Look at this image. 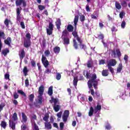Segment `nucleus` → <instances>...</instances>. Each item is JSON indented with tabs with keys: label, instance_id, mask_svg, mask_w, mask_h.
Returning <instances> with one entry per match:
<instances>
[{
	"label": "nucleus",
	"instance_id": "0eeeda50",
	"mask_svg": "<svg viewBox=\"0 0 130 130\" xmlns=\"http://www.w3.org/2000/svg\"><path fill=\"white\" fill-rule=\"evenodd\" d=\"M16 7H19L23 4V7H26L27 3L25 0H16L15 2Z\"/></svg>",
	"mask_w": 130,
	"mask_h": 130
},
{
	"label": "nucleus",
	"instance_id": "e433bc0d",
	"mask_svg": "<svg viewBox=\"0 0 130 130\" xmlns=\"http://www.w3.org/2000/svg\"><path fill=\"white\" fill-rule=\"evenodd\" d=\"M1 126L2 127H3L4 129L7 127V123L5 121H3L1 122Z\"/></svg>",
	"mask_w": 130,
	"mask_h": 130
},
{
	"label": "nucleus",
	"instance_id": "412c9836",
	"mask_svg": "<svg viewBox=\"0 0 130 130\" xmlns=\"http://www.w3.org/2000/svg\"><path fill=\"white\" fill-rule=\"evenodd\" d=\"M87 66L89 68H92V67H93V60H92V59L88 60Z\"/></svg>",
	"mask_w": 130,
	"mask_h": 130
},
{
	"label": "nucleus",
	"instance_id": "4be33fe9",
	"mask_svg": "<svg viewBox=\"0 0 130 130\" xmlns=\"http://www.w3.org/2000/svg\"><path fill=\"white\" fill-rule=\"evenodd\" d=\"M45 128H47V129H51L52 127V126H51V124L49 122L45 123Z\"/></svg>",
	"mask_w": 130,
	"mask_h": 130
},
{
	"label": "nucleus",
	"instance_id": "603ef678",
	"mask_svg": "<svg viewBox=\"0 0 130 130\" xmlns=\"http://www.w3.org/2000/svg\"><path fill=\"white\" fill-rule=\"evenodd\" d=\"M124 15H125V13L123 11L121 12L119 14L120 18L121 19H122V18H123V16H124Z\"/></svg>",
	"mask_w": 130,
	"mask_h": 130
},
{
	"label": "nucleus",
	"instance_id": "680f3d73",
	"mask_svg": "<svg viewBox=\"0 0 130 130\" xmlns=\"http://www.w3.org/2000/svg\"><path fill=\"white\" fill-rule=\"evenodd\" d=\"M5 78L6 79V80H10V74H6L5 75Z\"/></svg>",
	"mask_w": 130,
	"mask_h": 130
},
{
	"label": "nucleus",
	"instance_id": "e2e57ef3",
	"mask_svg": "<svg viewBox=\"0 0 130 130\" xmlns=\"http://www.w3.org/2000/svg\"><path fill=\"white\" fill-rule=\"evenodd\" d=\"M98 38H99V39H104V35L103 34L99 35Z\"/></svg>",
	"mask_w": 130,
	"mask_h": 130
},
{
	"label": "nucleus",
	"instance_id": "f03ea898",
	"mask_svg": "<svg viewBox=\"0 0 130 130\" xmlns=\"http://www.w3.org/2000/svg\"><path fill=\"white\" fill-rule=\"evenodd\" d=\"M18 120V114L17 113H14L12 117V120H9V126L13 130L16 129V123L15 121Z\"/></svg>",
	"mask_w": 130,
	"mask_h": 130
},
{
	"label": "nucleus",
	"instance_id": "cd10ccee",
	"mask_svg": "<svg viewBox=\"0 0 130 130\" xmlns=\"http://www.w3.org/2000/svg\"><path fill=\"white\" fill-rule=\"evenodd\" d=\"M78 84V77H74L73 80V85L75 87H77Z\"/></svg>",
	"mask_w": 130,
	"mask_h": 130
},
{
	"label": "nucleus",
	"instance_id": "4c0bfd02",
	"mask_svg": "<svg viewBox=\"0 0 130 130\" xmlns=\"http://www.w3.org/2000/svg\"><path fill=\"white\" fill-rule=\"evenodd\" d=\"M48 118H49V115L46 114L45 116L43 118V120H44V121L47 122V121H48Z\"/></svg>",
	"mask_w": 130,
	"mask_h": 130
},
{
	"label": "nucleus",
	"instance_id": "de8ad7c7",
	"mask_svg": "<svg viewBox=\"0 0 130 130\" xmlns=\"http://www.w3.org/2000/svg\"><path fill=\"white\" fill-rule=\"evenodd\" d=\"M45 56L48 57L49 56V55L50 54V51L49 50H47L44 52Z\"/></svg>",
	"mask_w": 130,
	"mask_h": 130
},
{
	"label": "nucleus",
	"instance_id": "39448f33",
	"mask_svg": "<svg viewBox=\"0 0 130 130\" xmlns=\"http://www.w3.org/2000/svg\"><path fill=\"white\" fill-rule=\"evenodd\" d=\"M54 27V25H53L52 22H49L48 28H47V34L48 35H51L52 34Z\"/></svg>",
	"mask_w": 130,
	"mask_h": 130
},
{
	"label": "nucleus",
	"instance_id": "9d476101",
	"mask_svg": "<svg viewBox=\"0 0 130 130\" xmlns=\"http://www.w3.org/2000/svg\"><path fill=\"white\" fill-rule=\"evenodd\" d=\"M21 11H22V8L21 7H17L16 8V14L17 20H20V14H21Z\"/></svg>",
	"mask_w": 130,
	"mask_h": 130
},
{
	"label": "nucleus",
	"instance_id": "423d86ee",
	"mask_svg": "<svg viewBox=\"0 0 130 130\" xmlns=\"http://www.w3.org/2000/svg\"><path fill=\"white\" fill-rule=\"evenodd\" d=\"M42 62L43 64H44L45 68H47V67L49 66V62L48 61V60H47V58H46V57H45V56L43 55L42 57Z\"/></svg>",
	"mask_w": 130,
	"mask_h": 130
},
{
	"label": "nucleus",
	"instance_id": "4d7b16f0",
	"mask_svg": "<svg viewBox=\"0 0 130 130\" xmlns=\"http://www.w3.org/2000/svg\"><path fill=\"white\" fill-rule=\"evenodd\" d=\"M125 25H126V23H125V21H123L121 23V28H122L123 29H124V27H125Z\"/></svg>",
	"mask_w": 130,
	"mask_h": 130
},
{
	"label": "nucleus",
	"instance_id": "8fccbe9b",
	"mask_svg": "<svg viewBox=\"0 0 130 130\" xmlns=\"http://www.w3.org/2000/svg\"><path fill=\"white\" fill-rule=\"evenodd\" d=\"M25 37L27 38V40H30V39H31V35H30V33L28 32L26 34Z\"/></svg>",
	"mask_w": 130,
	"mask_h": 130
},
{
	"label": "nucleus",
	"instance_id": "bb28decb",
	"mask_svg": "<svg viewBox=\"0 0 130 130\" xmlns=\"http://www.w3.org/2000/svg\"><path fill=\"white\" fill-rule=\"evenodd\" d=\"M94 113V108L93 107H91L89 109V111L88 113L89 116H92L93 115V113Z\"/></svg>",
	"mask_w": 130,
	"mask_h": 130
},
{
	"label": "nucleus",
	"instance_id": "f257e3e1",
	"mask_svg": "<svg viewBox=\"0 0 130 130\" xmlns=\"http://www.w3.org/2000/svg\"><path fill=\"white\" fill-rule=\"evenodd\" d=\"M83 75L85 77H86L87 79L90 78L87 82L88 88H91L93 86L94 89L97 90V89H98L97 86L98 85V82H99V79H97V76L95 74H92L91 76H90V73H88V72L86 71L83 72ZM93 83V84H92Z\"/></svg>",
	"mask_w": 130,
	"mask_h": 130
},
{
	"label": "nucleus",
	"instance_id": "7ed1b4c3",
	"mask_svg": "<svg viewBox=\"0 0 130 130\" xmlns=\"http://www.w3.org/2000/svg\"><path fill=\"white\" fill-rule=\"evenodd\" d=\"M78 43H79L78 44V42H77V41L75 39H73V46L74 47H75V49H83L86 47V46L83 44V40L81 39L80 41H77Z\"/></svg>",
	"mask_w": 130,
	"mask_h": 130
},
{
	"label": "nucleus",
	"instance_id": "5fc2aeb1",
	"mask_svg": "<svg viewBox=\"0 0 130 130\" xmlns=\"http://www.w3.org/2000/svg\"><path fill=\"white\" fill-rule=\"evenodd\" d=\"M58 118H61V115H62V112L60 111L56 114Z\"/></svg>",
	"mask_w": 130,
	"mask_h": 130
},
{
	"label": "nucleus",
	"instance_id": "3c124183",
	"mask_svg": "<svg viewBox=\"0 0 130 130\" xmlns=\"http://www.w3.org/2000/svg\"><path fill=\"white\" fill-rule=\"evenodd\" d=\"M68 34H69V32L68 31V30H67V29H65L62 31L63 36H67Z\"/></svg>",
	"mask_w": 130,
	"mask_h": 130
},
{
	"label": "nucleus",
	"instance_id": "49530a36",
	"mask_svg": "<svg viewBox=\"0 0 130 130\" xmlns=\"http://www.w3.org/2000/svg\"><path fill=\"white\" fill-rule=\"evenodd\" d=\"M121 5L123 7V8H126V7H127V4L126 3V2H125V1H123L121 3Z\"/></svg>",
	"mask_w": 130,
	"mask_h": 130
},
{
	"label": "nucleus",
	"instance_id": "6e6d98bb",
	"mask_svg": "<svg viewBox=\"0 0 130 130\" xmlns=\"http://www.w3.org/2000/svg\"><path fill=\"white\" fill-rule=\"evenodd\" d=\"M81 22H84L85 21V16L82 15L80 17Z\"/></svg>",
	"mask_w": 130,
	"mask_h": 130
},
{
	"label": "nucleus",
	"instance_id": "2f4dec72",
	"mask_svg": "<svg viewBox=\"0 0 130 130\" xmlns=\"http://www.w3.org/2000/svg\"><path fill=\"white\" fill-rule=\"evenodd\" d=\"M115 7L117 10H120V9H121V5L117 1L115 2Z\"/></svg>",
	"mask_w": 130,
	"mask_h": 130
},
{
	"label": "nucleus",
	"instance_id": "5701e85b",
	"mask_svg": "<svg viewBox=\"0 0 130 130\" xmlns=\"http://www.w3.org/2000/svg\"><path fill=\"white\" fill-rule=\"evenodd\" d=\"M67 30L68 32H73V31H74V26L71 24L68 25Z\"/></svg>",
	"mask_w": 130,
	"mask_h": 130
},
{
	"label": "nucleus",
	"instance_id": "f704fd0d",
	"mask_svg": "<svg viewBox=\"0 0 130 130\" xmlns=\"http://www.w3.org/2000/svg\"><path fill=\"white\" fill-rule=\"evenodd\" d=\"M92 88V87H91ZM91 88H89V89H90V91H89V93L90 92L91 95H92L93 97V98H95V92L94 91V89H92Z\"/></svg>",
	"mask_w": 130,
	"mask_h": 130
},
{
	"label": "nucleus",
	"instance_id": "393cba45",
	"mask_svg": "<svg viewBox=\"0 0 130 130\" xmlns=\"http://www.w3.org/2000/svg\"><path fill=\"white\" fill-rule=\"evenodd\" d=\"M54 52L57 54L59 53V51H60V48L59 47H55L53 49Z\"/></svg>",
	"mask_w": 130,
	"mask_h": 130
},
{
	"label": "nucleus",
	"instance_id": "a19ab883",
	"mask_svg": "<svg viewBox=\"0 0 130 130\" xmlns=\"http://www.w3.org/2000/svg\"><path fill=\"white\" fill-rule=\"evenodd\" d=\"M34 94H31L28 96V99L30 102H33V100L34 99Z\"/></svg>",
	"mask_w": 130,
	"mask_h": 130
},
{
	"label": "nucleus",
	"instance_id": "ddd939ff",
	"mask_svg": "<svg viewBox=\"0 0 130 130\" xmlns=\"http://www.w3.org/2000/svg\"><path fill=\"white\" fill-rule=\"evenodd\" d=\"M19 56L21 59H23L25 57V50L24 49L19 51Z\"/></svg>",
	"mask_w": 130,
	"mask_h": 130
},
{
	"label": "nucleus",
	"instance_id": "a211bd4d",
	"mask_svg": "<svg viewBox=\"0 0 130 130\" xmlns=\"http://www.w3.org/2000/svg\"><path fill=\"white\" fill-rule=\"evenodd\" d=\"M72 34L74 36V37H75V38H76V40L78 41H80V40H81L80 38L79 37V35H78V32L74 31L72 32Z\"/></svg>",
	"mask_w": 130,
	"mask_h": 130
},
{
	"label": "nucleus",
	"instance_id": "864d4df0",
	"mask_svg": "<svg viewBox=\"0 0 130 130\" xmlns=\"http://www.w3.org/2000/svg\"><path fill=\"white\" fill-rule=\"evenodd\" d=\"M108 68L109 69V71L111 72V73H112V74H113V73H114V70L113 69V68H112V67H111V66H107Z\"/></svg>",
	"mask_w": 130,
	"mask_h": 130
},
{
	"label": "nucleus",
	"instance_id": "2eb2a0df",
	"mask_svg": "<svg viewBox=\"0 0 130 130\" xmlns=\"http://www.w3.org/2000/svg\"><path fill=\"white\" fill-rule=\"evenodd\" d=\"M48 94L49 96H51L53 94V86H51L48 88Z\"/></svg>",
	"mask_w": 130,
	"mask_h": 130
},
{
	"label": "nucleus",
	"instance_id": "9b49d317",
	"mask_svg": "<svg viewBox=\"0 0 130 130\" xmlns=\"http://www.w3.org/2000/svg\"><path fill=\"white\" fill-rule=\"evenodd\" d=\"M44 92V86L43 85H41L39 88V90H38L39 96H42V95H43Z\"/></svg>",
	"mask_w": 130,
	"mask_h": 130
},
{
	"label": "nucleus",
	"instance_id": "774afa93",
	"mask_svg": "<svg viewBox=\"0 0 130 130\" xmlns=\"http://www.w3.org/2000/svg\"><path fill=\"white\" fill-rule=\"evenodd\" d=\"M52 101L53 102V103H54L55 105H56L57 103V101H58L56 99H52Z\"/></svg>",
	"mask_w": 130,
	"mask_h": 130
},
{
	"label": "nucleus",
	"instance_id": "f8f14e48",
	"mask_svg": "<svg viewBox=\"0 0 130 130\" xmlns=\"http://www.w3.org/2000/svg\"><path fill=\"white\" fill-rule=\"evenodd\" d=\"M23 45L24 47L28 48L31 45V41L29 40H25Z\"/></svg>",
	"mask_w": 130,
	"mask_h": 130
},
{
	"label": "nucleus",
	"instance_id": "a878e982",
	"mask_svg": "<svg viewBox=\"0 0 130 130\" xmlns=\"http://www.w3.org/2000/svg\"><path fill=\"white\" fill-rule=\"evenodd\" d=\"M10 52V51L9 50V49H5L2 50V54H3L5 56L8 54Z\"/></svg>",
	"mask_w": 130,
	"mask_h": 130
},
{
	"label": "nucleus",
	"instance_id": "aec40b11",
	"mask_svg": "<svg viewBox=\"0 0 130 130\" xmlns=\"http://www.w3.org/2000/svg\"><path fill=\"white\" fill-rule=\"evenodd\" d=\"M60 25H61V22H60V19H58L56 22V25L58 30L60 29Z\"/></svg>",
	"mask_w": 130,
	"mask_h": 130
},
{
	"label": "nucleus",
	"instance_id": "b1692460",
	"mask_svg": "<svg viewBox=\"0 0 130 130\" xmlns=\"http://www.w3.org/2000/svg\"><path fill=\"white\" fill-rule=\"evenodd\" d=\"M22 71L24 73L25 77H26V76H28V72H29V71L28 70V68H27V67H24Z\"/></svg>",
	"mask_w": 130,
	"mask_h": 130
},
{
	"label": "nucleus",
	"instance_id": "c756f323",
	"mask_svg": "<svg viewBox=\"0 0 130 130\" xmlns=\"http://www.w3.org/2000/svg\"><path fill=\"white\" fill-rule=\"evenodd\" d=\"M108 70H104L102 72V76H103L104 77H107V76H108Z\"/></svg>",
	"mask_w": 130,
	"mask_h": 130
},
{
	"label": "nucleus",
	"instance_id": "79ce46f5",
	"mask_svg": "<svg viewBox=\"0 0 130 130\" xmlns=\"http://www.w3.org/2000/svg\"><path fill=\"white\" fill-rule=\"evenodd\" d=\"M60 130H63V128L64 127V123L63 122H61L59 123Z\"/></svg>",
	"mask_w": 130,
	"mask_h": 130
},
{
	"label": "nucleus",
	"instance_id": "bf43d9fd",
	"mask_svg": "<svg viewBox=\"0 0 130 130\" xmlns=\"http://www.w3.org/2000/svg\"><path fill=\"white\" fill-rule=\"evenodd\" d=\"M5 105H6L5 104L3 103L1 104V105H0V111L1 110H3V109L4 108V107H5Z\"/></svg>",
	"mask_w": 130,
	"mask_h": 130
},
{
	"label": "nucleus",
	"instance_id": "ea45409f",
	"mask_svg": "<svg viewBox=\"0 0 130 130\" xmlns=\"http://www.w3.org/2000/svg\"><path fill=\"white\" fill-rule=\"evenodd\" d=\"M61 78V74H60V73H57L56 74V80L59 81V80H60Z\"/></svg>",
	"mask_w": 130,
	"mask_h": 130
},
{
	"label": "nucleus",
	"instance_id": "0e129e2a",
	"mask_svg": "<svg viewBox=\"0 0 130 130\" xmlns=\"http://www.w3.org/2000/svg\"><path fill=\"white\" fill-rule=\"evenodd\" d=\"M25 84L26 87H28L29 86V80L28 79H26L25 81Z\"/></svg>",
	"mask_w": 130,
	"mask_h": 130
},
{
	"label": "nucleus",
	"instance_id": "473e14b6",
	"mask_svg": "<svg viewBox=\"0 0 130 130\" xmlns=\"http://www.w3.org/2000/svg\"><path fill=\"white\" fill-rule=\"evenodd\" d=\"M21 130H28L29 128H28V126L26 124H23L21 126Z\"/></svg>",
	"mask_w": 130,
	"mask_h": 130
},
{
	"label": "nucleus",
	"instance_id": "4468645a",
	"mask_svg": "<svg viewBox=\"0 0 130 130\" xmlns=\"http://www.w3.org/2000/svg\"><path fill=\"white\" fill-rule=\"evenodd\" d=\"M78 22H79V16L76 15L75 16L74 23L75 29L77 28V25L78 24Z\"/></svg>",
	"mask_w": 130,
	"mask_h": 130
},
{
	"label": "nucleus",
	"instance_id": "09e8293b",
	"mask_svg": "<svg viewBox=\"0 0 130 130\" xmlns=\"http://www.w3.org/2000/svg\"><path fill=\"white\" fill-rule=\"evenodd\" d=\"M13 96L14 99H18L19 98V94L16 92H14Z\"/></svg>",
	"mask_w": 130,
	"mask_h": 130
},
{
	"label": "nucleus",
	"instance_id": "dca6fc26",
	"mask_svg": "<svg viewBox=\"0 0 130 130\" xmlns=\"http://www.w3.org/2000/svg\"><path fill=\"white\" fill-rule=\"evenodd\" d=\"M43 101L42 100V95H38L37 100V103L41 105V104H42Z\"/></svg>",
	"mask_w": 130,
	"mask_h": 130
},
{
	"label": "nucleus",
	"instance_id": "13d9d810",
	"mask_svg": "<svg viewBox=\"0 0 130 130\" xmlns=\"http://www.w3.org/2000/svg\"><path fill=\"white\" fill-rule=\"evenodd\" d=\"M104 63H105V60L101 59L99 60V64L100 65L104 64Z\"/></svg>",
	"mask_w": 130,
	"mask_h": 130
},
{
	"label": "nucleus",
	"instance_id": "37998d69",
	"mask_svg": "<svg viewBox=\"0 0 130 130\" xmlns=\"http://www.w3.org/2000/svg\"><path fill=\"white\" fill-rule=\"evenodd\" d=\"M68 118H69V117L68 116H63L62 115V119L63 121V122L66 123L68 121Z\"/></svg>",
	"mask_w": 130,
	"mask_h": 130
},
{
	"label": "nucleus",
	"instance_id": "69168bd1",
	"mask_svg": "<svg viewBox=\"0 0 130 130\" xmlns=\"http://www.w3.org/2000/svg\"><path fill=\"white\" fill-rule=\"evenodd\" d=\"M5 24L6 25L7 27L9 26V19H6L5 22Z\"/></svg>",
	"mask_w": 130,
	"mask_h": 130
},
{
	"label": "nucleus",
	"instance_id": "7c9ffc66",
	"mask_svg": "<svg viewBox=\"0 0 130 130\" xmlns=\"http://www.w3.org/2000/svg\"><path fill=\"white\" fill-rule=\"evenodd\" d=\"M101 110V105L98 104L96 107L94 109V112L97 113V111Z\"/></svg>",
	"mask_w": 130,
	"mask_h": 130
},
{
	"label": "nucleus",
	"instance_id": "052dcab7",
	"mask_svg": "<svg viewBox=\"0 0 130 130\" xmlns=\"http://www.w3.org/2000/svg\"><path fill=\"white\" fill-rule=\"evenodd\" d=\"M116 51L118 56H121V53H120L119 49H117Z\"/></svg>",
	"mask_w": 130,
	"mask_h": 130
},
{
	"label": "nucleus",
	"instance_id": "c85d7f7f",
	"mask_svg": "<svg viewBox=\"0 0 130 130\" xmlns=\"http://www.w3.org/2000/svg\"><path fill=\"white\" fill-rule=\"evenodd\" d=\"M53 108H54L55 112H57L58 111H59V109H60V106L55 105L53 106Z\"/></svg>",
	"mask_w": 130,
	"mask_h": 130
},
{
	"label": "nucleus",
	"instance_id": "338daca9",
	"mask_svg": "<svg viewBox=\"0 0 130 130\" xmlns=\"http://www.w3.org/2000/svg\"><path fill=\"white\" fill-rule=\"evenodd\" d=\"M20 26H21L22 29H25V23H24V22H21Z\"/></svg>",
	"mask_w": 130,
	"mask_h": 130
},
{
	"label": "nucleus",
	"instance_id": "c9c22d12",
	"mask_svg": "<svg viewBox=\"0 0 130 130\" xmlns=\"http://www.w3.org/2000/svg\"><path fill=\"white\" fill-rule=\"evenodd\" d=\"M17 93H18V94H20V95H22V96H24V97H26V93H25V92H24L22 90H18Z\"/></svg>",
	"mask_w": 130,
	"mask_h": 130
},
{
	"label": "nucleus",
	"instance_id": "20e7f679",
	"mask_svg": "<svg viewBox=\"0 0 130 130\" xmlns=\"http://www.w3.org/2000/svg\"><path fill=\"white\" fill-rule=\"evenodd\" d=\"M31 121L32 125V126L34 127V130H39V128H38V126L35 123V120H36L37 119V117L36 115H32L31 116Z\"/></svg>",
	"mask_w": 130,
	"mask_h": 130
},
{
	"label": "nucleus",
	"instance_id": "6e6552de",
	"mask_svg": "<svg viewBox=\"0 0 130 130\" xmlns=\"http://www.w3.org/2000/svg\"><path fill=\"white\" fill-rule=\"evenodd\" d=\"M107 63V67H114V66H116V63H117V62H116L115 59H111L108 61Z\"/></svg>",
	"mask_w": 130,
	"mask_h": 130
},
{
	"label": "nucleus",
	"instance_id": "f3484780",
	"mask_svg": "<svg viewBox=\"0 0 130 130\" xmlns=\"http://www.w3.org/2000/svg\"><path fill=\"white\" fill-rule=\"evenodd\" d=\"M5 44L9 45L10 46L11 45V42H12V39L10 37H8L6 40L4 41Z\"/></svg>",
	"mask_w": 130,
	"mask_h": 130
},
{
	"label": "nucleus",
	"instance_id": "58836bf2",
	"mask_svg": "<svg viewBox=\"0 0 130 130\" xmlns=\"http://www.w3.org/2000/svg\"><path fill=\"white\" fill-rule=\"evenodd\" d=\"M69 115H70V111H69V110H65L64 111L63 116H67V117H69Z\"/></svg>",
	"mask_w": 130,
	"mask_h": 130
},
{
	"label": "nucleus",
	"instance_id": "6ab92c4d",
	"mask_svg": "<svg viewBox=\"0 0 130 130\" xmlns=\"http://www.w3.org/2000/svg\"><path fill=\"white\" fill-rule=\"evenodd\" d=\"M22 120L21 121V122H26L27 120V116L24 113H22Z\"/></svg>",
	"mask_w": 130,
	"mask_h": 130
},
{
	"label": "nucleus",
	"instance_id": "72a5a7b5",
	"mask_svg": "<svg viewBox=\"0 0 130 130\" xmlns=\"http://www.w3.org/2000/svg\"><path fill=\"white\" fill-rule=\"evenodd\" d=\"M122 70V64L120 63L119 64L117 70V73H120Z\"/></svg>",
	"mask_w": 130,
	"mask_h": 130
},
{
	"label": "nucleus",
	"instance_id": "c03bdc74",
	"mask_svg": "<svg viewBox=\"0 0 130 130\" xmlns=\"http://www.w3.org/2000/svg\"><path fill=\"white\" fill-rule=\"evenodd\" d=\"M38 9L40 11H43V10L45 9V6L43 5H39Z\"/></svg>",
	"mask_w": 130,
	"mask_h": 130
},
{
	"label": "nucleus",
	"instance_id": "1a4fd4ad",
	"mask_svg": "<svg viewBox=\"0 0 130 130\" xmlns=\"http://www.w3.org/2000/svg\"><path fill=\"white\" fill-rule=\"evenodd\" d=\"M6 37V34H5V32L4 31H0V52H2V48H3V42H2V38H3V39H5V37Z\"/></svg>",
	"mask_w": 130,
	"mask_h": 130
},
{
	"label": "nucleus",
	"instance_id": "a18cd8bd",
	"mask_svg": "<svg viewBox=\"0 0 130 130\" xmlns=\"http://www.w3.org/2000/svg\"><path fill=\"white\" fill-rule=\"evenodd\" d=\"M64 44H70V39L69 38L64 39Z\"/></svg>",
	"mask_w": 130,
	"mask_h": 130
}]
</instances>
